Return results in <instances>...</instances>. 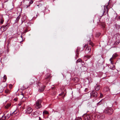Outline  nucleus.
Segmentation results:
<instances>
[{
    "mask_svg": "<svg viewBox=\"0 0 120 120\" xmlns=\"http://www.w3.org/2000/svg\"><path fill=\"white\" fill-rule=\"evenodd\" d=\"M104 10H101L98 15H95L94 18V21H96L97 23L100 25V24H99V23L100 21V20L102 16L103 15H105L106 14L107 15L108 14V6H104Z\"/></svg>",
    "mask_w": 120,
    "mask_h": 120,
    "instance_id": "obj_1",
    "label": "nucleus"
},
{
    "mask_svg": "<svg viewBox=\"0 0 120 120\" xmlns=\"http://www.w3.org/2000/svg\"><path fill=\"white\" fill-rule=\"evenodd\" d=\"M42 101L41 99H39L36 101L34 105V107L35 108L37 109H38L42 107V105L41 104Z\"/></svg>",
    "mask_w": 120,
    "mask_h": 120,
    "instance_id": "obj_2",
    "label": "nucleus"
},
{
    "mask_svg": "<svg viewBox=\"0 0 120 120\" xmlns=\"http://www.w3.org/2000/svg\"><path fill=\"white\" fill-rule=\"evenodd\" d=\"M104 112L105 113L110 115L113 113V110L111 108H108L105 109Z\"/></svg>",
    "mask_w": 120,
    "mask_h": 120,
    "instance_id": "obj_3",
    "label": "nucleus"
},
{
    "mask_svg": "<svg viewBox=\"0 0 120 120\" xmlns=\"http://www.w3.org/2000/svg\"><path fill=\"white\" fill-rule=\"evenodd\" d=\"M41 111L37 110L35 112H32L31 113V115L33 117H36L41 114Z\"/></svg>",
    "mask_w": 120,
    "mask_h": 120,
    "instance_id": "obj_4",
    "label": "nucleus"
},
{
    "mask_svg": "<svg viewBox=\"0 0 120 120\" xmlns=\"http://www.w3.org/2000/svg\"><path fill=\"white\" fill-rule=\"evenodd\" d=\"M90 97L91 98H96L98 96V94L95 91L93 90L90 93Z\"/></svg>",
    "mask_w": 120,
    "mask_h": 120,
    "instance_id": "obj_5",
    "label": "nucleus"
},
{
    "mask_svg": "<svg viewBox=\"0 0 120 120\" xmlns=\"http://www.w3.org/2000/svg\"><path fill=\"white\" fill-rule=\"evenodd\" d=\"M83 118H84L85 120H90L92 118V116L90 115L84 114L82 116Z\"/></svg>",
    "mask_w": 120,
    "mask_h": 120,
    "instance_id": "obj_6",
    "label": "nucleus"
},
{
    "mask_svg": "<svg viewBox=\"0 0 120 120\" xmlns=\"http://www.w3.org/2000/svg\"><path fill=\"white\" fill-rule=\"evenodd\" d=\"M10 24H9L8 23L5 26L3 25L1 27V30L3 31H5L9 27Z\"/></svg>",
    "mask_w": 120,
    "mask_h": 120,
    "instance_id": "obj_7",
    "label": "nucleus"
},
{
    "mask_svg": "<svg viewBox=\"0 0 120 120\" xmlns=\"http://www.w3.org/2000/svg\"><path fill=\"white\" fill-rule=\"evenodd\" d=\"M11 116H12V115L11 113H8L6 115V116L4 115L2 117V119L4 120L5 119H8Z\"/></svg>",
    "mask_w": 120,
    "mask_h": 120,
    "instance_id": "obj_8",
    "label": "nucleus"
},
{
    "mask_svg": "<svg viewBox=\"0 0 120 120\" xmlns=\"http://www.w3.org/2000/svg\"><path fill=\"white\" fill-rule=\"evenodd\" d=\"M33 109L30 107H27L26 110V112L28 114H30L33 111Z\"/></svg>",
    "mask_w": 120,
    "mask_h": 120,
    "instance_id": "obj_9",
    "label": "nucleus"
},
{
    "mask_svg": "<svg viewBox=\"0 0 120 120\" xmlns=\"http://www.w3.org/2000/svg\"><path fill=\"white\" fill-rule=\"evenodd\" d=\"M91 47L90 46H88L86 47L85 50V52L87 54H89L91 51Z\"/></svg>",
    "mask_w": 120,
    "mask_h": 120,
    "instance_id": "obj_10",
    "label": "nucleus"
},
{
    "mask_svg": "<svg viewBox=\"0 0 120 120\" xmlns=\"http://www.w3.org/2000/svg\"><path fill=\"white\" fill-rule=\"evenodd\" d=\"M100 88V86L98 84H97L94 86V89L96 91H98L99 90Z\"/></svg>",
    "mask_w": 120,
    "mask_h": 120,
    "instance_id": "obj_11",
    "label": "nucleus"
},
{
    "mask_svg": "<svg viewBox=\"0 0 120 120\" xmlns=\"http://www.w3.org/2000/svg\"><path fill=\"white\" fill-rule=\"evenodd\" d=\"M81 49L79 47H78L77 48V49H76V56L77 57H78V55L79 54V52L80 50V49Z\"/></svg>",
    "mask_w": 120,
    "mask_h": 120,
    "instance_id": "obj_12",
    "label": "nucleus"
},
{
    "mask_svg": "<svg viewBox=\"0 0 120 120\" xmlns=\"http://www.w3.org/2000/svg\"><path fill=\"white\" fill-rule=\"evenodd\" d=\"M45 86H43L41 87H40L38 89V91L39 92H41L43 91L44 90L45 88Z\"/></svg>",
    "mask_w": 120,
    "mask_h": 120,
    "instance_id": "obj_13",
    "label": "nucleus"
},
{
    "mask_svg": "<svg viewBox=\"0 0 120 120\" xmlns=\"http://www.w3.org/2000/svg\"><path fill=\"white\" fill-rule=\"evenodd\" d=\"M116 41L114 44V45H115L118 44L120 42V39H119L117 38H116Z\"/></svg>",
    "mask_w": 120,
    "mask_h": 120,
    "instance_id": "obj_14",
    "label": "nucleus"
},
{
    "mask_svg": "<svg viewBox=\"0 0 120 120\" xmlns=\"http://www.w3.org/2000/svg\"><path fill=\"white\" fill-rule=\"evenodd\" d=\"M26 17L25 16H23L21 19L22 23L21 24H22L24 22V23H25L26 22Z\"/></svg>",
    "mask_w": 120,
    "mask_h": 120,
    "instance_id": "obj_15",
    "label": "nucleus"
},
{
    "mask_svg": "<svg viewBox=\"0 0 120 120\" xmlns=\"http://www.w3.org/2000/svg\"><path fill=\"white\" fill-rule=\"evenodd\" d=\"M105 117V115L104 114H101V115L98 116L97 117L98 118H100L101 119H103Z\"/></svg>",
    "mask_w": 120,
    "mask_h": 120,
    "instance_id": "obj_16",
    "label": "nucleus"
},
{
    "mask_svg": "<svg viewBox=\"0 0 120 120\" xmlns=\"http://www.w3.org/2000/svg\"><path fill=\"white\" fill-rule=\"evenodd\" d=\"M110 90V89L108 87H105L103 89V91L104 92H107Z\"/></svg>",
    "mask_w": 120,
    "mask_h": 120,
    "instance_id": "obj_17",
    "label": "nucleus"
},
{
    "mask_svg": "<svg viewBox=\"0 0 120 120\" xmlns=\"http://www.w3.org/2000/svg\"><path fill=\"white\" fill-rule=\"evenodd\" d=\"M91 57V56L90 55H87L85 56H84V59H86V60H87L88 59L90 58Z\"/></svg>",
    "mask_w": 120,
    "mask_h": 120,
    "instance_id": "obj_18",
    "label": "nucleus"
},
{
    "mask_svg": "<svg viewBox=\"0 0 120 120\" xmlns=\"http://www.w3.org/2000/svg\"><path fill=\"white\" fill-rule=\"evenodd\" d=\"M117 56V54L116 53L114 54L113 55L112 57L110 59V60L111 62H112L111 60L112 58H115Z\"/></svg>",
    "mask_w": 120,
    "mask_h": 120,
    "instance_id": "obj_19",
    "label": "nucleus"
},
{
    "mask_svg": "<svg viewBox=\"0 0 120 120\" xmlns=\"http://www.w3.org/2000/svg\"><path fill=\"white\" fill-rule=\"evenodd\" d=\"M81 68L82 71H86L87 70V68L84 66L82 67Z\"/></svg>",
    "mask_w": 120,
    "mask_h": 120,
    "instance_id": "obj_20",
    "label": "nucleus"
},
{
    "mask_svg": "<svg viewBox=\"0 0 120 120\" xmlns=\"http://www.w3.org/2000/svg\"><path fill=\"white\" fill-rule=\"evenodd\" d=\"M109 68L112 70H114L115 69V66L113 64H112L110 66Z\"/></svg>",
    "mask_w": 120,
    "mask_h": 120,
    "instance_id": "obj_21",
    "label": "nucleus"
},
{
    "mask_svg": "<svg viewBox=\"0 0 120 120\" xmlns=\"http://www.w3.org/2000/svg\"><path fill=\"white\" fill-rule=\"evenodd\" d=\"M30 81L31 82H32V84L34 83L36 81V78H34V79H31Z\"/></svg>",
    "mask_w": 120,
    "mask_h": 120,
    "instance_id": "obj_22",
    "label": "nucleus"
},
{
    "mask_svg": "<svg viewBox=\"0 0 120 120\" xmlns=\"http://www.w3.org/2000/svg\"><path fill=\"white\" fill-rule=\"evenodd\" d=\"M43 115L44 114H49V112L45 110L43 112Z\"/></svg>",
    "mask_w": 120,
    "mask_h": 120,
    "instance_id": "obj_23",
    "label": "nucleus"
},
{
    "mask_svg": "<svg viewBox=\"0 0 120 120\" xmlns=\"http://www.w3.org/2000/svg\"><path fill=\"white\" fill-rule=\"evenodd\" d=\"M11 104H7L5 106V108L8 109L9 107L11 105Z\"/></svg>",
    "mask_w": 120,
    "mask_h": 120,
    "instance_id": "obj_24",
    "label": "nucleus"
},
{
    "mask_svg": "<svg viewBox=\"0 0 120 120\" xmlns=\"http://www.w3.org/2000/svg\"><path fill=\"white\" fill-rule=\"evenodd\" d=\"M82 60L80 59H78L76 61V62L77 64L79 62H81L82 63Z\"/></svg>",
    "mask_w": 120,
    "mask_h": 120,
    "instance_id": "obj_25",
    "label": "nucleus"
},
{
    "mask_svg": "<svg viewBox=\"0 0 120 120\" xmlns=\"http://www.w3.org/2000/svg\"><path fill=\"white\" fill-rule=\"evenodd\" d=\"M5 92L6 94H8L10 93V92L9 90L8 89H7L5 90Z\"/></svg>",
    "mask_w": 120,
    "mask_h": 120,
    "instance_id": "obj_26",
    "label": "nucleus"
},
{
    "mask_svg": "<svg viewBox=\"0 0 120 120\" xmlns=\"http://www.w3.org/2000/svg\"><path fill=\"white\" fill-rule=\"evenodd\" d=\"M20 15L17 18L16 20H15V22L16 23L18 22L20 18Z\"/></svg>",
    "mask_w": 120,
    "mask_h": 120,
    "instance_id": "obj_27",
    "label": "nucleus"
},
{
    "mask_svg": "<svg viewBox=\"0 0 120 120\" xmlns=\"http://www.w3.org/2000/svg\"><path fill=\"white\" fill-rule=\"evenodd\" d=\"M4 79L5 80L3 81V82H4L6 81L7 79V77L6 75H4V76L3 77Z\"/></svg>",
    "mask_w": 120,
    "mask_h": 120,
    "instance_id": "obj_28",
    "label": "nucleus"
},
{
    "mask_svg": "<svg viewBox=\"0 0 120 120\" xmlns=\"http://www.w3.org/2000/svg\"><path fill=\"white\" fill-rule=\"evenodd\" d=\"M46 76V77L45 78V79H47L49 78H50V75L49 74H47Z\"/></svg>",
    "mask_w": 120,
    "mask_h": 120,
    "instance_id": "obj_29",
    "label": "nucleus"
},
{
    "mask_svg": "<svg viewBox=\"0 0 120 120\" xmlns=\"http://www.w3.org/2000/svg\"><path fill=\"white\" fill-rule=\"evenodd\" d=\"M75 120H82V119L81 117H79L76 118Z\"/></svg>",
    "mask_w": 120,
    "mask_h": 120,
    "instance_id": "obj_30",
    "label": "nucleus"
},
{
    "mask_svg": "<svg viewBox=\"0 0 120 120\" xmlns=\"http://www.w3.org/2000/svg\"><path fill=\"white\" fill-rule=\"evenodd\" d=\"M89 45L92 46V47L93 46V43L91 41L89 42V43H88Z\"/></svg>",
    "mask_w": 120,
    "mask_h": 120,
    "instance_id": "obj_31",
    "label": "nucleus"
},
{
    "mask_svg": "<svg viewBox=\"0 0 120 120\" xmlns=\"http://www.w3.org/2000/svg\"><path fill=\"white\" fill-rule=\"evenodd\" d=\"M4 20L3 19H1L0 22L1 24H2L4 22Z\"/></svg>",
    "mask_w": 120,
    "mask_h": 120,
    "instance_id": "obj_32",
    "label": "nucleus"
},
{
    "mask_svg": "<svg viewBox=\"0 0 120 120\" xmlns=\"http://www.w3.org/2000/svg\"><path fill=\"white\" fill-rule=\"evenodd\" d=\"M15 111L14 112H12L11 114H12V116L14 115L15 114H16L17 112H16L15 113Z\"/></svg>",
    "mask_w": 120,
    "mask_h": 120,
    "instance_id": "obj_33",
    "label": "nucleus"
},
{
    "mask_svg": "<svg viewBox=\"0 0 120 120\" xmlns=\"http://www.w3.org/2000/svg\"><path fill=\"white\" fill-rule=\"evenodd\" d=\"M87 46V44H85V45L83 46V48L81 50V51L83 50V48L84 49V48H85V47Z\"/></svg>",
    "mask_w": 120,
    "mask_h": 120,
    "instance_id": "obj_34",
    "label": "nucleus"
},
{
    "mask_svg": "<svg viewBox=\"0 0 120 120\" xmlns=\"http://www.w3.org/2000/svg\"><path fill=\"white\" fill-rule=\"evenodd\" d=\"M12 85L11 84H10L9 85V88L11 89L12 88Z\"/></svg>",
    "mask_w": 120,
    "mask_h": 120,
    "instance_id": "obj_35",
    "label": "nucleus"
},
{
    "mask_svg": "<svg viewBox=\"0 0 120 120\" xmlns=\"http://www.w3.org/2000/svg\"><path fill=\"white\" fill-rule=\"evenodd\" d=\"M27 29L25 30L24 31V33H25L27 32Z\"/></svg>",
    "mask_w": 120,
    "mask_h": 120,
    "instance_id": "obj_36",
    "label": "nucleus"
},
{
    "mask_svg": "<svg viewBox=\"0 0 120 120\" xmlns=\"http://www.w3.org/2000/svg\"><path fill=\"white\" fill-rule=\"evenodd\" d=\"M98 36L99 37L100 35V33H98Z\"/></svg>",
    "mask_w": 120,
    "mask_h": 120,
    "instance_id": "obj_37",
    "label": "nucleus"
},
{
    "mask_svg": "<svg viewBox=\"0 0 120 120\" xmlns=\"http://www.w3.org/2000/svg\"><path fill=\"white\" fill-rule=\"evenodd\" d=\"M21 104L22 103H20L18 104V105L19 106H20L21 105Z\"/></svg>",
    "mask_w": 120,
    "mask_h": 120,
    "instance_id": "obj_38",
    "label": "nucleus"
},
{
    "mask_svg": "<svg viewBox=\"0 0 120 120\" xmlns=\"http://www.w3.org/2000/svg\"><path fill=\"white\" fill-rule=\"evenodd\" d=\"M52 89L53 90H54V89H55V88L54 87H52Z\"/></svg>",
    "mask_w": 120,
    "mask_h": 120,
    "instance_id": "obj_39",
    "label": "nucleus"
},
{
    "mask_svg": "<svg viewBox=\"0 0 120 120\" xmlns=\"http://www.w3.org/2000/svg\"><path fill=\"white\" fill-rule=\"evenodd\" d=\"M103 96V95L101 93L100 94V97H101Z\"/></svg>",
    "mask_w": 120,
    "mask_h": 120,
    "instance_id": "obj_40",
    "label": "nucleus"
},
{
    "mask_svg": "<svg viewBox=\"0 0 120 120\" xmlns=\"http://www.w3.org/2000/svg\"><path fill=\"white\" fill-rule=\"evenodd\" d=\"M39 120H42L41 119V118L40 117H39Z\"/></svg>",
    "mask_w": 120,
    "mask_h": 120,
    "instance_id": "obj_41",
    "label": "nucleus"
},
{
    "mask_svg": "<svg viewBox=\"0 0 120 120\" xmlns=\"http://www.w3.org/2000/svg\"><path fill=\"white\" fill-rule=\"evenodd\" d=\"M14 100L15 101H17V99L16 98H15L14 99Z\"/></svg>",
    "mask_w": 120,
    "mask_h": 120,
    "instance_id": "obj_42",
    "label": "nucleus"
},
{
    "mask_svg": "<svg viewBox=\"0 0 120 120\" xmlns=\"http://www.w3.org/2000/svg\"><path fill=\"white\" fill-rule=\"evenodd\" d=\"M21 37L22 38V35H21Z\"/></svg>",
    "mask_w": 120,
    "mask_h": 120,
    "instance_id": "obj_43",
    "label": "nucleus"
},
{
    "mask_svg": "<svg viewBox=\"0 0 120 120\" xmlns=\"http://www.w3.org/2000/svg\"><path fill=\"white\" fill-rule=\"evenodd\" d=\"M21 95H23V94H21Z\"/></svg>",
    "mask_w": 120,
    "mask_h": 120,
    "instance_id": "obj_44",
    "label": "nucleus"
},
{
    "mask_svg": "<svg viewBox=\"0 0 120 120\" xmlns=\"http://www.w3.org/2000/svg\"><path fill=\"white\" fill-rule=\"evenodd\" d=\"M28 7V6H27L26 7V8H27Z\"/></svg>",
    "mask_w": 120,
    "mask_h": 120,
    "instance_id": "obj_45",
    "label": "nucleus"
},
{
    "mask_svg": "<svg viewBox=\"0 0 120 120\" xmlns=\"http://www.w3.org/2000/svg\"><path fill=\"white\" fill-rule=\"evenodd\" d=\"M98 24H99L98 23ZM99 24H100V25H101V24H100V23H99ZM98 24L100 25V24Z\"/></svg>",
    "mask_w": 120,
    "mask_h": 120,
    "instance_id": "obj_46",
    "label": "nucleus"
},
{
    "mask_svg": "<svg viewBox=\"0 0 120 120\" xmlns=\"http://www.w3.org/2000/svg\"><path fill=\"white\" fill-rule=\"evenodd\" d=\"M61 94H60V96L61 95Z\"/></svg>",
    "mask_w": 120,
    "mask_h": 120,
    "instance_id": "obj_47",
    "label": "nucleus"
},
{
    "mask_svg": "<svg viewBox=\"0 0 120 120\" xmlns=\"http://www.w3.org/2000/svg\"><path fill=\"white\" fill-rule=\"evenodd\" d=\"M78 79V78H76L75 79Z\"/></svg>",
    "mask_w": 120,
    "mask_h": 120,
    "instance_id": "obj_48",
    "label": "nucleus"
},
{
    "mask_svg": "<svg viewBox=\"0 0 120 120\" xmlns=\"http://www.w3.org/2000/svg\"><path fill=\"white\" fill-rule=\"evenodd\" d=\"M30 5H29V6Z\"/></svg>",
    "mask_w": 120,
    "mask_h": 120,
    "instance_id": "obj_49",
    "label": "nucleus"
},
{
    "mask_svg": "<svg viewBox=\"0 0 120 120\" xmlns=\"http://www.w3.org/2000/svg\"><path fill=\"white\" fill-rule=\"evenodd\" d=\"M92 37H93V35H92Z\"/></svg>",
    "mask_w": 120,
    "mask_h": 120,
    "instance_id": "obj_50",
    "label": "nucleus"
},
{
    "mask_svg": "<svg viewBox=\"0 0 120 120\" xmlns=\"http://www.w3.org/2000/svg\"><path fill=\"white\" fill-rule=\"evenodd\" d=\"M1 120V119H0V120Z\"/></svg>",
    "mask_w": 120,
    "mask_h": 120,
    "instance_id": "obj_51",
    "label": "nucleus"
}]
</instances>
